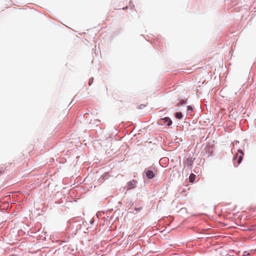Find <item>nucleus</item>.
<instances>
[{
	"label": "nucleus",
	"instance_id": "obj_1",
	"mask_svg": "<svg viewBox=\"0 0 256 256\" xmlns=\"http://www.w3.org/2000/svg\"><path fill=\"white\" fill-rule=\"evenodd\" d=\"M158 122L160 124H161L167 123L166 124L168 126H170L172 124V121L168 117H166V118L160 119L159 120Z\"/></svg>",
	"mask_w": 256,
	"mask_h": 256
},
{
	"label": "nucleus",
	"instance_id": "obj_2",
	"mask_svg": "<svg viewBox=\"0 0 256 256\" xmlns=\"http://www.w3.org/2000/svg\"><path fill=\"white\" fill-rule=\"evenodd\" d=\"M145 173L146 176L148 178L152 179L155 176V174H154V173L150 170H146L145 172Z\"/></svg>",
	"mask_w": 256,
	"mask_h": 256
},
{
	"label": "nucleus",
	"instance_id": "obj_3",
	"mask_svg": "<svg viewBox=\"0 0 256 256\" xmlns=\"http://www.w3.org/2000/svg\"><path fill=\"white\" fill-rule=\"evenodd\" d=\"M137 182L136 180H132L128 183V188L130 190L136 186Z\"/></svg>",
	"mask_w": 256,
	"mask_h": 256
},
{
	"label": "nucleus",
	"instance_id": "obj_4",
	"mask_svg": "<svg viewBox=\"0 0 256 256\" xmlns=\"http://www.w3.org/2000/svg\"><path fill=\"white\" fill-rule=\"evenodd\" d=\"M238 152L240 154V155L238 156V164H240L242 160L243 156H244V152H242V150H239Z\"/></svg>",
	"mask_w": 256,
	"mask_h": 256
},
{
	"label": "nucleus",
	"instance_id": "obj_5",
	"mask_svg": "<svg viewBox=\"0 0 256 256\" xmlns=\"http://www.w3.org/2000/svg\"><path fill=\"white\" fill-rule=\"evenodd\" d=\"M196 176L194 174H190V176L189 177V180L190 182H193L195 179H196Z\"/></svg>",
	"mask_w": 256,
	"mask_h": 256
},
{
	"label": "nucleus",
	"instance_id": "obj_6",
	"mask_svg": "<svg viewBox=\"0 0 256 256\" xmlns=\"http://www.w3.org/2000/svg\"><path fill=\"white\" fill-rule=\"evenodd\" d=\"M176 117L178 119H181L182 117V114L181 112H177L175 114Z\"/></svg>",
	"mask_w": 256,
	"mask_h": 256
},
{
	"label": "nucleus",
	"instance_id": "obj_7",
	"mask_svg": "<svg viewBox=\"0 0 256 256\" xmlns=\"http://www.w3.org/2000/svg\"><path fill=\"white\" fill-rule=\"evenodd\" d=\"M93 80H94V78H91L89 82H88L89 85H91L92 84L93 82Z\"/></svg>",
	"mask_w": 256,
	"mask_h": 256
},
{
	"label": "nucleus",
	"instance_id": "obj_8",
	"mask_svg": "<svg viewBox=\"0 0 256 256\" xmlns=\"http://www.w3.org/2000/svg\"><path fill=\"white\" fill-rule=\"evenodd\" d=\"M187 110H188V111H189V110H192V107L191 106H188V108H187Z\"/></svg>",
	"mask_w": 256,
	"mask_h": 256
},
{
	"label": "nucleus",
	"instance_id": "obj_9",
	"mask_svg": "<svg viewBox=\"0 0 256 256\" xmlns=\"http://www.w3.org/2000/svg\"><path fill=\"white\" fill-rule=\"evenodd\" d=\"M180 103L181 104H184V100H182L181 102H180Z\"/></svg>",
	"mask_w": 256,
	"mask_h": 256
},
{
	"label": "nucleus",
	"instance_id": "obj_10",
	"mask_svg": "<svg viewBox=\"0 0 256 256\" xmlns=\"http://www.w3.org/2000/svg\"><path fill=\"white\" fill-rule=\"evenodd\" d=\"M4 173V172L2 170H0V176L2 174Z\"/></svg>",
	"mask_w": 256,
	"mask_h": 256
}]
</instances>
